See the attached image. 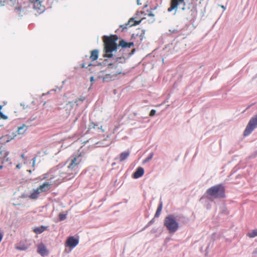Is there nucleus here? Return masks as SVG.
I'll return each instance as SVG.
<instances>
[{
    "label": "nucleus",
    "mask_w": 257,
    "mask_h": 257,
    "mask_svg": "<svg viewBox=\"0 0 257 257\" xmlns=\"http://www.w3.org/2000/svg\"><path fill=\"white\" fill-rule=\"evenodd\" d=\"M104 39L103 55L104 58H111L113 56H115L118 49V44L116 41L118 40V37L116 35L111 36H104Z\"/></svg>",
    "instance_id": "f257e3e1"
},
{
    "label": "nucleus",
    "mask_w": 257,
    "mask_h": 257,
    "mask_svg": "<svg viewBox=\"0 0 257 257\" xmlns=\"http://www.w3.org/2000/svg\"><path fill=\"white\" fill-rule=\"evenodd\" d=\"M179 219H177L174 215L170 214L164 218V225L166 227L170 233H174L178 230L179 227L178 220L180 221V219H182L184 223H186L188 221V219L183 216H179Z\"/></svg>",
    "instance_id": "f03ea898"
},
{
    "label": "nucleus",
    "mask_w": 257,
    "mask_h": 257,
    "mask_svg": "<svg viewBox=\"0 0 257 257\" xmlns=\"http://www.w3.org/2000/svg\"><path fill=\"white\" fill-rule=\"evenodd\" d=\"M206 194L214 198H224L226 197L225 189L222 184L214 185L207 189Z\"/></svg>",
    "instance_id": "7ed1b4c3"
},
{
    "label": "nucleus",
    "mask_w": 257,
    "mask_h": 257,
    "mask_svg": "<svg viewBox=\"0 0 257 257\" xmlns=\"http://www.w3.org/2000/svg\"><path fill=\"white\" fill-rule=\"evenodd\" d=\"M257 127V114L253 115L249 120L243 132L244 136H247Z\"/></svg>",
    "instance_id": "20e7f679"
},
{
    "label": "nucleus",
    "mask_w": 257,
    "mask_h": 257,
    "mask_svg": "<svg viewBox=\"0 0 257 257\" xmlns=\"http://www.w3.org/2000/svg\"><path fill=\"white\" fill-rule=\"evenodd\" d=\"M33 9L36 12L35 15L41 14L45 11V7L42 5V0H31Z\"/></svg>",
    "instance_id": "39448f33"
},
{
    "label": "nucleus",
    "mask_w": 257,
    "mask_h": 257,
    "mask_svg": "<svg viewBox=\"0 0 257 257\" xmlns=\"http://www.w3.org/2000/svg\"><path fill=\"white\" fill-rule=\"evenodd\" d=\"M183 5V7L180 9L182 11H184L186 9L185 8V3L184 2V0H171V7L168 8V11L170 12L173 10L177 11L178 6Z\"/></svg>",
    "instance_id": "423d86ee"
},
{
    "label": "nucleus",
    "mask_w": 257,
    "mask_h": 257,
    "mask_svg": "<svg viewBox=\"0 0 257 257\" xmlns=\"http://www.w3.org/2000/svg\"><path fill=\"white\" fill-rule=\"evenodd\" d=\"M79 243L78 238H75L74 236L69 237L66 242V246L71 248H74Z\"/></svg>",
    "instance_id": "0eeeda50"
},
{
    "label": "nucleus",
    "mask_w": 257,
    "mask_h": 257,
    "mask_svg": "<svg viewBox=\"0 0 257 257\" xmlns=\"http://www.w3.org/2000/svg\"><path fill=\"white\" fill-rule=\"evenodd\" d=\"M113 58V57L112 58ZM111 58L104 59L102 62H99L98 65H101L102 67H106V71H109L111 69V66L114 65V62L113 59Z\"/></svg>",
    "instance_id": "6e6552de"
},
{
    "label": "nucleus",
    "mask_w": 257,
    "mask_h": 257,
    "mask_svg": "<svg viewBox=\"0 0 257 257\" xmlns=\"http://www.w3.org/2000/svg\"><path fill=\"white\" fill-rule=\"evenodd\" d=\"M134 46V42H127L123 39H121L119 41V44L118 45V48L121 47V49L119 50V52H121V51H125L126 48H130Z\"/></svg>",
    "instance_id": "1a4fd4ad"
},
{
    "label": "nucleus",
    "mask_w": 257,
    "mask_h": 257,
    "mask_svg": "<svg viewBox=\"0 0 257 257\" xmlns=\"http://www.w3.org/2000/svg\"><path fill=\"white\" fill-rule=\"evenodd\" d=\"M77 158L76 156H72L68 159L67 163L69 162L67 166L69 170H73L79 164V163L77 162Z\"/></svg>",
    "instance_id": "9d476101"
},
{
    "label": "nucleus",
    "mask_w": 257,
    "mask_h": 257,
    "mask_svg": "<svg viewBox=\"0 0 257 257\" xmlns=\"http://www.w3.org/2000/svg\"><path fill=\"white\" fill-rule=\"evenodd\" d=\"M111 67L110 70L109 71H110L112 76H114L116 77L118 75L122 73V69L120 66L117 65V64L114 63V65L111 66Z\"/></svg>",
    "instance_id": "9b49d317"
},
{
    "label": "nucleus",
    "mask_w": 257,
    "mask_h": 257,
    "mask_svg": "<svg viewBox=\"0 0 257 257\" xmlns=\"http://www.w3.org/2000/svg\"><path fill=\"white\" fill-rule=\"evenodd\" d=\"M37 252L42 256H45L48 254L49 252L45 245L41 243L38 245Z\"/></svg>",
    "instance_id": "f8f14e48"
},
{
    "label": "nucleus",
    "mask_w": 257,
    "mask_h": 257,
    "mask_svg": "<svg viewBox=\"0 0 257 257\" xmlns=\"http://www.w3.org/2000/svg\"><path fill=\"white\" fill-rule=\"evenodd\" d=\"M144 174V169L141 167H138L133 174V177L135 179H138Z\"/></svg>",
    "instance_id": "ddd939ff"
},
{
    "label": "nucleus",
    "mask_w": 257,
    "mask_h": 257,
    "mask_svg": "<svg viewBox=\"0 0 257 257\" xmlns=\"http://www.w3.org/2000/svg\"><path fill=\"white\" fill-rule=\"evenodd\" d=\"M115 58H113V60L114 63L117 64L118 65L119 63H123L125 62L126 59H127V57H125V56H120L119 55L114 56Z\"/></svg>",
    "instance_id": "4468645a"
},
{
    "label": "nucleus",
    "mask_w": 257,
    "mask_h": 257,
    "mask_svg": "<svg viewBox=\"0 0 257 257\" xmlns=\"http://www.w3.org/2000/svg\"><path fill=\"white\" fill-rule=\"evenodd\" d=\"M52 185L51 183L48 182H45L42 185L40 186L38 189L42 192H46L50 189Z\"/></svg>",
    "instance_id": "2eb2a0df"
},
{
    "label": "nucleus",
    "mask_w": 257,
    "mask_h": 257,
    "mask_svg": "<svg viewBox=\"0 0 257 257\" xmlns=\"http://www.w3.org/2000/svg\"><path fill=\"white\" fill-rule=\"evenodd\" d=\"M48 228V226H47L42 225L39 227H35V228H34L33 231L36 234H41L43 232H44L45 230H46Z\"/></svg>",
    "instance_id": "dca6fc26"
},
{
    "label": "nucleus",
    "mask_w": 257,
    "mask_h": 257,
    "mask_svg": "<svg viewBox=\"0 0 257 257\" xmlns=\"http://www.w3.org/2000/svg\"><path fill=\"white\" fill-rule=\"evenodd\" d=\"M99 51L97 49L93 50L91 52L90 59L92 61L96 60L98 58Z\"/></svg>",
    "instance_id": "f3484780"
},
{
    "label": "nucleus",
    "mask_w": 257,
    "mask_h": 257,
    "mask_svg": "<svg viewBox=\"0 0 257 257\" xmlns=\"http://www.w3.org/2000/svg\"><path fill=\"white\" fill-rule=\"evenodd\" d=\"M115 78L116 77L114 76H112V73L110 72L105 75L103 77V80L104 81L109 82L115 80Z\"/></svg>",
    "instance_id": "a211bd4d"
},
{
    "label": "nucleus",
    "mask_w": 257,
    "mask_h": 257,
    "mask_svg": "<svg viewBox=\"0 0 257 257\" xmlns=\"http://www.w3.org/2000/svg\"><path fill=\"white\" fill-rule=\"evenodd\" d=\"M130 154V152L128 150L122 152L120 154V158H119L120 161L122 162V161H124L125 160H126L127 158V157L129 156Z\"/></svg>",
    "instance_id": "6ab92c4d"
},
{
    "label": "nucleus",
    "mask_w": 257,
    "mask_h": 257,
    "mask_svg": "<svg viewBox=\"0 0 257 257\" xmlns=\"http://www.w3.org/2000/svg\"><path fill=\"white\" fill-rule=\"evenodd\" d=\"M40 194L39 189H34L33 192L31 193L29 197L32 199H36L38 198Z\"/></svg>",
    "instance_id": "aec40b11"
},
{
    "label": "nucleus",
    "mask_w": 257,
    "mask_h": 257,
    "mask_svg": "<svg viewBox=\"0 0 257 257\" xmlns=\"http://www.w3.org/2000/svg\"><path fill=\"white\" fill-rule=\"evenodd\" d=\"M29 247L28 245L20 242L16 246V248L20 250H26Z\"/></svg>",
    "instance_id": "412c9836"
},
{
    "label": "nucleus",
    "mask_w": 257,
    "mask_h": 257,
    "mask_svg": "<svg viewBox=\"0 0 257 257\" xmlns=\"http://www.w3.org/2000/svg\"><path fill=\"white\" fill-rule=\"evenodd\" d=\"M27 128L28 127H27L26 124H24L23 126L18 127L17 133L18 134H24Z\"/></svg>",
    "instance_id": "4be33fe9"
},
{
    "label": "nucleus",
    "mask_w": 257,
    "mask_h": 257,
    "mask_svg": "<svg viewBox=\"0 0 257 257\" xmlns=\"http://www.w3.org/2000/svg\"><path fill=\"white\" fill-rule=\"evenodd\" d=\"M36 118V117L35 116H31L26 121L25 124H26L27 127H28L29 126L32 125L31 122L35 120Z\"/></svg>",
    "instance_id": "5701e85b"
},
{
    "label": "nucleus",
    "mask_w": 257,
    "mask_h": 257,
    "mask_svg": "<svg viewBox=\"0 0 257 257\" xmlns=\"http://www.w3.org/2000/svg\"><path fill=\"white\" fill-rule=\"evenodd\" d=\"M135 18H131L129 21H128V22L127 23H126L125 24V26L124 25H120V27H121L122 28V30H121V32L123 31L125 29H126V26L130 24V23L132 22H134L135 21Z\"/></svg>",
    "instance_id": "b1692460"
},
{
    "label": "nucleus",
    "mask_w": 257,
    "mask_h": 257,
    "mask_svg": "<svg viewBox=\"0 0 257 257\" xmlns=\"http://www.w3.org/2000/svg\"><path fill=\"white\" fill-rule=\"evenodd\" d=\"M247 236L250 238L257 236V229H254L247 233Z\"/></svg>",
    "instance_id": "393cba45"
},
{
    "label": "nucleus",
    "mask_w": 257,
    "mask_h": 257,
    "mask_svg": "<svg viewBox=\"0 0 257 257\" xmlns=\"http://www.w3.org/2000/svg\"><path fill=\"white\" fill-rule=\"evenodd\" d=\"M155 221V217H154L146 225V226L143 229H142L141 231L145 230L148 227H149L150 226H151V225L154 224Z\"/></svg>",
    "instance_id": "a878e982"
},
{
    "label": "nucleus",
    "mask_w": 257,
    "mask_h": 257,
    "mask_svg": "<svg viewBox=\"0 0 257 257\" xmlns=\"http://www.w3.org/2000/svg\"><path fill=\"white\" fill-rule=\"evenodd\" d=\"M154 153H151L143 161V163L145 164L150 161L153 157Z\"/></svg>",
    "instance_id": "bb28decb"
},
{
    "label": "nucleus",
    "mask_w": 257,
    "mask_h": 257,
    "mask_svg": "<svg viewBox=\"0 0 257 257\" xmlns=\"http://www.w3.org/2000/svg\"><path fill=\"white\" fill-rule=\"evenodd\" d=\"M67 217L66 214L60 213L59 214V219L60 221L64 220Z\"/></svg>",
    "instance_id": "cd10ccee"
},
{
    "label": "nucleus",
    "mask_w": 257,
    "mask_h": 257,
    "mask_svg": "<svg viewBox=\"0 0 257 257\" xmlns=\"http://www.w3.org/2000/svg\"><path fill=\"white\" fill-rule=\"evenodd\" d=\"M156 9H157V7L156 6V7H153V8H151L150 9V11H148H148H147V12H149L148 16H149V17H152L153 18H154V16H155V15H154V14H153V13H152V11H153V10H156Z\"/></svg>",
    "instance_id": "c85d7f7f"
},
{
    "label": "nucleus",
    "mask_w": 257,
    "mask_h": 257,
    "mask_svg": "<svg viewBox=\"0 0 257 257\" xmlns=\"http://www.w3.org/2000/svg\"><path fill=\"white\" fill-rule=\"evenodd\" d=\"M145 32H146L145 30L143 29L142 30L141 33L139 35V37H140V39L141 41H142L143 40V39L145 38Z\"/></svg>",
    "instance_id": "c756f323"
},
{
    "label": "nucleus",
    "mask_w": 257,
    "mask_h": 257,
    "mask_svg": "<svg viewBox=\"0 0 257 257\" xmlns=\"http://www.w3.org/2000/svg\"><path fill=\"white\" fill-rule=\"evenodd\" d=\"M144 20V18H142L140 21H135L134 23L133 24H131V26H137L138 25H139L142 21H143Z\"/></svg>",
    "instance_id": "7c9ffc66"
},
{
    "label": "nucleus",
    "mask_w": 257,
    "mask_h": 257,
    "mask_svg": "<svg viewBox=\"0 0 257 257\" xmlns=\"http://www.w3.org/2000/svg\"><path fill=\"white\" fill-rule=\"evenodd\" d=\"M84 99H85V98L84 97H82L80 98H79V99L76 100L74 102L76 104V105L78 106L80 104V102L83 101L84 100Z\"/></svg>",
    "instance_id": "2f4dec72"
},
{
    "label": "nucleus",
    "mask_w": 257,
    "mask_h": 257,
    "mask_svg": "<svg viewBox=\"0 0 257 257\" xmlns=\"http://www.w3.org/2000/svg\"><path fill=\"white\" fill-rule=\"evenodd\" d=\"M95 126H98V124H95L94 122L91 123L89 126V130L95 129Z\"/></svg>",
    "instance_id": "473e14b6"
},
{
    "label": "nucleus",
    "mask_w": 257,
    "mask_h": 257,
    "mask_svg": "<svg viewBox=\"0 0 257 257\" xmlns=\"http://www.w3.org/2000/svg\"><path fill=\"white\" fill-rule=\"evenodd\" d=\"M0 117L4 119H7L8 118V116L4 114L2 111L0 112Z\"/></svg>",
    "instance_id": "72a5a7b5"
},
{
    "label": "nucleus",
    "mask_w": 257,
    "mask_h": 257,
    "mask_svg": "<svg viewBox=\"0 0 257 257\" xmlns=\"http://www.w3.org/2000/svg\"><path fill=\"white\" fill-rule=\"evenodd\" d=\"M135 51H136L135 49H132L131 50V52L127 54V58H130L132 55H133L135 53Z\"/></svg>",
    "instance_id": "f704fd0d"
},
{
    "label": "nucleus",
    "mask_w": 257,
    "mask_h": 257,
    "mask_svg": "<svg viewBox=\"0 0 257 257\" xmlns=\"http://www.w3.org/2000/svg\"><path fill=\"white\" fill-rule=\"evenodd\" d=\"M156 110L154 109H153L151 110V111L150 112V115L151 116H153L156 114Z\"/></svg>",
    "instance_id": "c9c22d12"
},
{
    "label": "nucleus",
    "mask_w": 257,
    "mask_h": 257,
    "mask_svg": "<svg viewBox=\"0 0 257 257\" xmlns=\"http://www.w3.org/2000/svg\"><path fill=\"white\" fill-rule=\"evenodd\" d=\"M146 118V117H143V116L138 117L136 119V120L138 121H139V122H142L143 119Z\"/></svg>",
    "instance_id": "e433bc0d"
},
{
    "label": "nucleus",
    "mask_w": 257,
    "mask_h": 257,
    "mask_svg": "<svg viewBox=\"0 0 257 257\" xmlns=\"http://www.w3.org/2000/svg\"><path fill=\"white\" fill-rule=\"evenodd\" d=\"M162 207H163V204H162V202H161V203H160V204L158 206V208H157V210H159V211H160V212H161L162 209Z\"/></svg>",
    "instance_id": "4c0bfd02"
},
{
    "label": "nucleus",
    "mask_w": 257,
    "mask_h": 257,
    "mask_svg": "<svg viewBox=\"0 0 257 257\" xmlns=\"http://www.w3.org/2000/svg\"><path fill=\"white\" fill-rule=\"evenodd\" d=\"M160 213H161V212H160V211H159V210H157L154 217H155V218L159 217L160 215Z\"/></svg>",
    "instance_id": "58836bf2"
},
{
    "label": "nucleus",
    "mask_w": 257,
    "mask_h": 257,
    "mask_svg": "<svg viewBox=\"0 0 257 257\" xmlns=\"http://www.w3.org/2000/svg\"><path fill=\"white\" fill-rule=\"evenodd\" d=\"M124 52H125V51H121V52H118V53H119L118 55H121V56H125V57H127V54H126Z\"/></svg>",
    "instance_id": "ea45409f"
},
{
    "label": "nucleus",
    "mask_w": 257,
    "mask_h": 257,
    "mask_svg": "<svg viewBox=\"0 0 257 257\" xmlns=\"http://www.w3.org/2000/svg\"><path fill=\"white\" fill-rule=\"evenodd\" d=\"M7 0H0V7L4 6Z\"/></svg>",
    "instance_id": "a19ab883"
},
{
    "label": "nucleus",
    "mask_w": 257,
    "mask_h": 257,
    "mask_svg": "<svg viewBox=\"0 0 257 257\" xmlns=\"http://www.w3.org/2000/svg\"><path fill=\"white\" fill-rule=\"evenodd\" d=\"M211 242H210L209 243V244L207 245V246L206 247V249H205V255H207V254L209 252V251H208V248H209V245L210 244Z\"/></svg>",
    "instance_id": "79ce46f5"
},
{
    "label": "nucleus",
    "mask_w": 257,
    "mask_h": 257,
    "mask_svg": "<svg viewBox=\"0 0 257 257\" xmlns=\"http://www.w3.org/2000/svg\"><path fill=\"white\" fill-rule=\"evenodd\" d=\"M252 253L253 256H257V247L254 250Z\"/></svg>",
    "instance_id": "37998d69"
},
{
    "label": "nucleus",
    "mask_w": 257,
    "mask_h": 257,
    "mask_svg": "<svg viewBox=\"0 0 257 257\" xmlns=\"http://www.w3.org/2000/svg\"><path fill=\"white\" fill-rule=\"evenodd\" d=\"M139 36V34H133L132 35V37H131V38L133 39H136V37L137 36Z\"/></svg>",
    "instance_id": "c03bdc74"
},
{
    "label": "nucleus",
    "mask_w": 257,
    "mask_h": 257,
    "mask_svg": "<svg viewBox=\"0 0 257 257\" xmlns=\"http://www.w3.org/2000/svg\"><path fill=\"white\" fill-rule=\"evenodd\" d=\"M155 21V19L154 18H152L151 19L149 20V22L150 23H153Z\"/></svg>",
    "instance_id": "a18cd8bd"
},
{
    "label": "nucleus",
    "mask_w": 257,
    "mask_h": 257,
    "mask_svg": "<svg viewBox=\"0 0 257 257\" xmlns=\"http://www.w3.org/2000/svg\"><path fill=\"white\" fill-rule=\"evenodd\" d=\"M170 32H171L172 33H176L178 32V31L176 29H173V30H169Z\"/></svg>",
    "instance_id": "49530a36"
},
{
    "label": "nucleus",
    "mask_w": 257,
    "mask_h": 257,
    "mask_svg": "<svg viewBox=\"0 0 257 257\" xmlns=\"http://www.w3.org/2000/svg\"><path fill=\"white\" fill-rule=\"evenodd\" d=\"M33 161V167H34L36 162V157H34L32 159Z\"/></svg>",
    "instance_id": "de8ad7c7"
},
{
    "label": "nucleus",
    "mask_w": 257,
    "mask_h": 257,
    "mask_svg": "<svg viewBox=\"0 0 257 257\" xmlns=\"http://www.w3.org/2000/svg\"><path fill=\"white\" fill-rule=\"evenodd\" d=\"M157 231V228H153L152 230H151V232L152 233H155V232H156Z\"/></svg>",
    "instance_id": "09e8293b"
},
{
    "label": "nucleus",
    "mask_w": 257,
    "mask_h": 257,
    "mask_svg": "<svg viewBox=\"0 0 257 257\" xmlns=\"http://www.w3.org/2000/svg\"><path fill=\"white\" fill-rule=\"evenodd\" d=\"M27 197V195H26L25 194H23L21 195L20 197L22 198H26Z\"/></svg>",
    "instance_id": "8fccbe9b"
},
{
    "label": "nucleus",
    "mask_w": 257,
    "mask_h": 257,
    "mask_svg": "<svg viewBox=\"0 0 257 257\" xmlns=\"http://www.w3.org/2000/svg\"><path fill=\"white\" fill-rule=\"evenodd\" d=\"M94 80V77L93 76H91L90 78V81L91 83Z\"/></svg>",
    "instance_id": "3c124183"
},
{
    "label": "nucleus",
    "mask_w": 257,
    "mask_h": 257,
    "mask_svg": "<svg viewBox=\"0 0 257 257\" xmlns=\"http://www.w3.org/2000/svg\"><path fill=\"white\" fill-rule=\"evenodd\" d=\"M3 238V234L0 232V242L2 240Z\"/></svg>",
    "instance_id": "603ef678"
},
{
    "label": "nucleus",
    "mask_w": 257,
    "mask_h": 257,
    "mask_svg": "<svg viewBox=\"0 0 257 257\" xmlns=\"http://www.w3.org/2000/svg\"><path fill=\"white\" fill-rule=\"evenodd\" d=\"M81 67H82V68H87V67H86V66H85V64L84 63H82V64L81 65Z\"/></svg>",
    "instance_id": "864d4df0"
},
{
    "label": "nucleus",
    "mask_w": 257,
    "mask_h": 257,
    "mask_svg": "<svg viewBox=\"0 0 257 257\" xmlns=\"http://www.w3.org/2000/svg\"><path fill=\"white\" fill-rule=\"evenodd\" d=\"M97 128L98 130H99V129H101L102 130V125L99 126L98 125V126H95V128Z\"/></svg>",
    "instance_id": "5fc2aeb1"
},
{
    "label": "nucleus",
    "mask_w": 257,
    "mask_h": 257,
    "mask_svg": "<svg viewBox=\"0 0 257 257\" xmlns=\"http://www.w3.org/2000/svg\"><path fill=\"white\" fill-rule=\"evenodd\" d=\"M8 155V154L6 155V156H5L4 157V159L6 160V161H9V158H7V156Z\"/></svg>",
    "instance_id": "6e6d98bb"
},
{
    "label": "nucleus",
    "mask_w": 257,
    "mask_h": 257,
    "mask_svg": "<svg viewBox=\"0 0 257 257\" xmlns=\"http://www.w3.org/2000/svg\"><path fill=\"white\" fill-rule=\"evenodd\" d=\"M254 156H257V150L255 151L254 153Z\"/></svg>",
    "instance_id": "4d7b16f0"
},
{
    "label": "nucleus",
    "mask_w": 257,
    "mask_h": 257,
    "mask_svg": "<svg viewBox=\"0 0 257 257\" xmlns=\"http://www.w3.org/2000/svg\"><path fill=\"white\" fill-rule=\"evenodd\" d=\"M137 4L138 5H141V4L140 3V0H137Z\"/></svg>",
    "instance_id": "13d9d810"
},
{
    "label": "nucleus",
    "mask_w": 257,
    "mask_h": 257,
    "mask_svg": "<svg viewBox=\"0 0 257 257\" xmlns=\"http://www.w3.org/2000/svg\"><path fill=\"white\" fill-rule=\"evenodd\" d=\"M133 115L135 116H136L137 115V112H134L133 113Z\"/></svg>",
    "instance_id": "bf43d9fd"
},
{
    "label": "nucleus",
    "mask_w": 257,
    "mask_h": 257,
    "mask_svg": "<svg viewBox=\"0 0 257 257\" xmlns=\"http://www.w3.org/2000/svg\"><path fill=\"white\" fill-rule=\"evenodd\" d=\"M16 167H17V168H20V164L17 165V166H16Z\"/></svg>",
    "instance_id": "052dcab7"
},
{
    "label": "nucleus",
    "mask_w": 257,
    "mask_h": 257,
    "mask_svg": "<svg viewBox=\"0 0 257 257\" xmlns=\"http://www.w3.org/2000/svg\"><path fill=\"white\" fill-rule=\"evenodd\" d=\"M21 157H22V158H24V157H25V154H22V155H21Z\"/></svg>",
    "instance_id": "680f3d73"
},
{
    "label": "nucleus",
    "mask_w": 257,
    "mask_h": 257,
    "mask_svg": "<svg viewBox=\"0 0 257 257\" xmlns=\"http://www.w3.org/2000/svg\"><path fill=\"white\" fill-rule=\"evenodd\" d=\"M21 105L23 106V109H25V105L23 104V103H21Z\"/></svg>",
    "instance_id": "e2e57ef3"
},
{
    "label": "nucleus",
    "mask_w": 257,
    "mask_h": 257,
    "mask_svg": "<svg viewBox=\"0 0 257 257\" xmlns=\"http://www.w3.org/2000/svg\"><path fill=\"white\" fill-rule=\"evenodd\" d=\"M69 104H70V106L72 107V104L71 102H69Z\"/></svg>",
    "instance_id": "0e129e2a"
},
{
    "label": "nucleus",
    "mask_w": 257,
    "mask_h": 257,
    "mask_svg": "<svg viewBox=\"0 0 257 257\" xmlns=\"http://www.w3.org/2000/svg\"><path fill=\"white\" fill-rule=\"evenodd\" d=\"M3 108V106L2 105H0V112L1 111V110Z\"/></svg>",
    "instance_id": "69168bd1"
},
{
    "label": "nucleus",
    "mask_w": 257,
    "mask_h": 257,
    "mask_svg": "<svg viewBox=\"0 0 257 257\" xmlns=\"http://www.w3.org/2000/svg\"><path fill=\"white\" fill-rule=\"evenodd\" d=\"M3 168V165H1L0 166V170L2 169Z\"/></svg>",
    "instance_id": "338daca9"
},
{
    "label": "nucleus",
    "mask_w": 257,
    "mask_h": 257,
    "mask_svg": "<svg viewBox=\"0 0 257 257\" xmlns=\"http://www.w3.org/2000/svg\"><path fill=\"white\" fill-rule=\"evenodd\" d=\"M92 64L91 63H89L88 65V66H92Z\"/></svg>",
    "instance_id": "774afa93"
}]
</instances>
